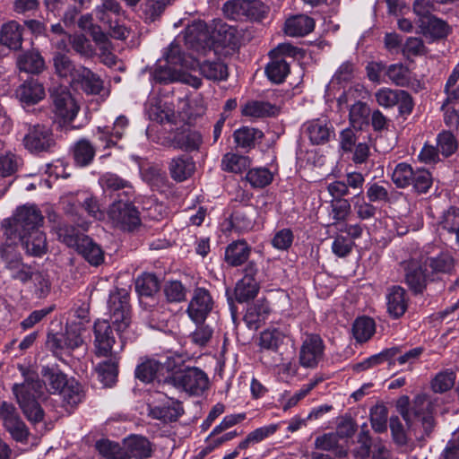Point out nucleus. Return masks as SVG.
I'll return each mask as SVG.
<instances>
[{"label":"nucleus","mask_w":459,"mask_h":459,"mask_svg":"<svg viewBox=\"0 0 459 459\" xmlns=\"http://www.w3.org/2000/svg\"><path fill=\"white\" fill-rule=\"evenodd\" d=\"M159 289L158 279L152 273H143L135 281V290L141 297H152Z\"/></svg>","instance_id":"50"},{"label":"nucleus","mask_w":459,"mask_h":459,"mask_svg":"<svg viewBox=\"0 0 459 459\" xmlns=\"http://www.w3.org/2000/svg\"><path fill=\"white\" fill-rule=\"evenodd\" d=\"M70 84L74 89L82 90L87 94H99L103 89L102 80L82 65H78L75 76Z\"/></svg>","instance_id":"17"},{"label":"nucleus","mask_w":459,"mask_h":459,"mask_svg":"<svg viewBox=\"0 0 459 459\" xmlns=\"http://www.w3.org/2000/svg\"><path fill=\"white\" fill-rule=\"evenodd\" d=\"M173 143L176 147L186 152L195 151L203 143V135L195 129L186 128L175 134Z\"/></svg>","instance_id":"29"},{"label":"nucleus","mask_w":459,"mask_h":459,"mask_svg":"<svg viewBox=\"0 0 459 459\" xmlns=\"http://www.w3.org/2000/svg\"><path fill=\"white\" fill-rule=\"evenodd\" d=\"M55 73L62 78H69L70 82L75 76L77 67L68 56L63 54H56L53 57Z\"/></svg>","instance_id":"49"},{"label":"nucleus","mask_w":459,"mask_h":459,"mask_svg":"<svg viewBox=\"0 0 459 459\" xmlns=\"http://www.w3.org/2000/svg\"><path fill=\"white\" fill-rule=\"evenodd\" d=\"M259 290L256 279L242 278L236 285L235 296L238 302H247L254 299Z\"/></svg>","instance_id":"40"},{"label":"nucleus","mask_w":459,"mask_h":459,"mask_svg":"<svg viewBox=\"0 0 459 459\" xmlns=\"http://www.w3.org/2000/svg\"><path fill=\"white\" fill-rule=\"evenodd\" d=\"M376 330L375 322L368 316H361L355 320L352 325V333L359 342H367L372 337Z\"/></svg>","instance_id":"39"},{"label":"nucleus","mask_w":459,"mask_h":459,"mask_svg":"<svg viewBox=\"0 0 459 459\" xmlns=\"http://www.w3.org/2000/svg\"><path fill=\"white\" fill-rule=\"evenodd\" d=\"M397 411L406 421L409 428L419 422L424 434L419 437H429L434 428V419L431 415V403L424 394H418L411 403L408 396L400 397L396 403Z\"/></svg>","instance_id":"2"},{"label":"nucleus","mask_w":459,"mask_h":459,"mask_svg":"<svg viewBox=\"0 0 459 459\" xmlns=\"http://www.w3.org/2000/svg\"><path fill=\"white\" fill-rule=\"evenodd\" d=\"M48 221L60 241L68 247H75L79 243L80 238L74 227L61 221L56 214H49Z\"/></svg>","instance_id":"27"},{"label":"nucleus","mask_w":459,"mask_h":459,"mask_svg":"<svg viewBox=\"0 0 459 459\" xmlns=\"http://www.w3.org/2000/svg\"><path fill=\"white\" fill-rule=\"evenodd\" d=\"M251 247L246 240H237L230 243L225 250V261L231 266L244 264L249 257Z\"/></svg>","instance_id":"24"},{"label":"nucleus","mask_w":459,"mask_h":459,"mask_svg":"<svg viewBox=\"0 0 459 459\" xmlns=\"http://www.w3.org/2000/svg\"><path fill=\"white\" fill-rule=\"evenodd\" d=\"M386 75L397 86L405 87L411 83V72L408 67L402 64L389 65L386 70Z\"/></svg>","instance_id":"54"},{"label":"nucleus","mask_w":459,"mask_h":459,"mask_svg":"<svg viewBox=\"0 0 459 459\" xmlns=\"http://www.w3.org/2000/svg\"><path fill=\"white\" fill-rule=\"evenodd\" d=\"M127 125V118L124 116H120L115 121L112 132H110L108 127H98V138L105 143V148L114 146L117 141L123 136Z\"/></svg>","instance_id":"30"},{"label":"nucleus","mask_w":459,"mask_h":459,"mask_svg":"<svg viewBox=\"0 0 459 459\" xmlns=\"http://www.w3.org/2000/svg\"><path fill=\"white\" fill-rule=\"evenodd\" d=\"M41 376L44 382L43 388L50 394H59L68 382L66 376L56 368L44 367Z\"/></svg>","instance_id":"28"},{"label":"nucleus","mask_w":459,"mask_h":459,"mask_svg":"<svg viewBox=\"0 0 459 459\" xmlns=\"http://www.w3.org/2000/svg\"><path fill=\"white\" fill-rule=\"evenodd\" d=\"M99 379L105 385H111L116 382L117 369V365L112 360H107L100 363L96 368Z\"/></svg>","instance_id":"60"},{"label":"nucleus","mask_w":459,"mask_h":459,"mask_svg":"<svg viewBox=\"0 0 459 459\" xmlns=\"http://www.w3.org/2000/svg\"><path fill=\"white\" fill-rule=\"evenodd\" d=\"M195 163L191 158L181 155L171 160L169 169L170 175L176 181H184L195 171Z\"/></svg>","instance_id":"31"},{"label":"nucleus","mask_w":459,"mask_h":459,"mask_svg":"<svg viewBox=\"0 0 459 459\" xmlns=\"http://www.w3.org/2000/svg\"><path fill=\"white\" fill-rule=\"evenodd\" d=\"M24 146L30 152L48 151L55 141L51 130L42 125L33 126L23 138Z\"/></svg>","instance_id":"14"},{"label":"nucleus","mask_w":459,"mask_h":459,"mask_svg":"<svg viewBox=\"0 0 459 459\" xmlns=\"http://www.w3.org/2000/svg\"><path fill=\"white\" fill-rule=\"evenodd\" d=\"M22 165L21 157L12 152L0 154V176L2 178L14 175Z\"/></svg>","instance_id":"48"},{"label":"nucleus","mask_w":459,"mask_h":459,"mask_svg":"<svg viewBox=\"0 0 459 459\" xmlns=\"http://www.w3.org/2000/svg\"><path fill=\"white\" fill-rule=\"evenodd\" d=\"M108 308L112 324L118 333H123L130 324V307L128 294L125 290L112 292L109 296Z\"/></svg>","instance_id":"7"},{"label":"nucleus","mask_w":459,"mask_h":459,"mask_svg":"<svg viewBox=\"0 0 459 459\" xmlns=\"http://www.w3.org/2000/svg\"><path fill=\"white\" fill-rule=\"evenodd\" d=\"M200 73L207 79L222 81L228 77L227 65L221 61H205L200 65Z\"/></svg>","instance_id":"42"},{"label":"nucleus","mask_w":459,"mask_h":459,"mask_svg":"<svg viewBox=\"0 0 459 459\" xmlns=\"http://www.w3.org/2000/svg\"><path fill=\"white\" fill-rule=\"evenodd\" d=\"M325 345L317 334H307L299 351V363L304 368H314L324 357Z\"/></svg>","instance_id":"11"},{"label":"nucleus","mask_w":459,"mask_h":459,"mask_svg":"<svg viewBox=\"0 0 459 459\" xmlns=\"http://www.w3.org/2000/svg\"><path fill=\"white\" fill-rule=\"evenodd\" d=\"M387 311L394 318L402 316L408 307V297L403 288L393 286L386 294Z\"/></svg>","instance_id":"22"},{"label":"nucleus","mask_w":459,"mask_h":459,"mask_svg":"<svg viewBox=\"0 0 459 459\" xmlns=\"http://www.w3.org/2000/svg\"><path fill=\"white\" fill-rule=\"evenodd\" d=\"M438 225L449 233L459 230V208L451 206L445 211L438 221Z\"/></svg>","instance_id":"56"},{"label":"nucleus","mask_w":459,"mask_h":459,"mask_svg":"<svg viewBox=\"0 0 459 459\" xmlns=\"http://www.w3.org/2000/svg\"><path fill=\"white\" fill-rule=\"evenodd\" d=\"M314 27L315 22L312 18L299 14L285 22L284 31L290 37H302L311 32Z\"/></svg>","instance_id":"26"},{"label":"nucleus","mask_w":459,"mask_h":459,"mask_svg":"<svg viewBox=\"0 0 459 459\" xmlns=\"http://www.w3.org/2000/svg\"><path fill=\"white\" fill-rule=\"evenodd\" d=\"M411 186L418 194H426L432 186L431 174L424 169H416L412 178Z\"/></svg>","instance_id":"62"},{"label":"nucleus","mask_w":459,"mask_h":459,"mask_svg":"<svg viewBox=\"0 0 459 459\" xmlns=\"http://www.w3.org/2000/svg\"><path fill=\"white\" fill-rule=\"evenodd\" d=\"M278 109L275 106L268 102L253 100L247 102L242 107V114L246 117H264L273 116L277 113Z\"/></svg>","instance_id":"38"},{"label":"nucleus","mask_w":459,"mask_h":459,"mask_svg":"<svg viewBox=\"0 0 459 459\" xmlns=\"http://www.w3.org/2000/svg\"><path fill=\"white\" fill-rule=\"evenodd\" d=\"M414 169L405 162L398 163L393 170L392 181L399 188H405L411 185Z\"/></svg>","instance_id":"47"},{"label":"nucleus","mask_w":459,"mask_h":459,"mask_svg":"<svg viewBox=\"0 0 459 459\" xmlns=\"http://www.w3.org/2000/svg\"><path fill=\"white\" fill-rule=\"evenodd\" d=\"M20 70L26 73L38 74L45 68V62L39 53L30 52L21 56L18 59Z\"/></svg>","instance_id":"46"},{"label":"nucleus","mask_w":459,"mask_h":459,"mask_svg":"<svg viewBox=\"0 0 459 459\" xmlns=\"http://www.w3.org/2000/svg\"><path fill=\"white\" fill-rule=\"evenodd\" d=\"M288 333L279 328H270L260 333L258 344L260 348L277 351L287 338Z\"/></svg>","instance_id":"34"},{"label":"nucleus","mask_w":459,"mask_h":459,"mask_svg":"<svg viewBox=\"0 0 459 459\" xmlns=\"http://www.w3.org/2000/svg\"><path fill=\"white\" fill-rule=\"evenodd\" d=\"M258 212L254 206H245L234 212L230 217V225L238 233L253 230Z\"/></svg>","instance_id":"21"},{"label":"nucleus","mask_w":459,"mask_h":459,"mask_svg":"<svg viewBox=\"0 0 459 459\" xmlns=\"http://www.w3.org/2000/svg\"><path fill=\"white\" fill-rule=\"evenodd\" d=\"M367 197L370 203H390L393 199L388 188L377 182L368 185Z\"/></svg>","instance_id":"61"},{"label":"nucleus","mask_w":459,"mask_h":459,"mask_svg":"<svg viewBox=\"0 0 459 459\" xmlns=\"http://www.w3.org/2000/svg\"><path fill=\"white\" fill-rule=\"evenodd\" d=\"M108 215L115 226L124 230H134L141 224L139 211L129 202H114L108 209Z\"/></svg>","instance_id":"6"},{"label":"nucleus","mask_w":459,"mask_h":459,"mask_svg":"<svg viewBox=\"0 0 459 459\" xmlns=\"http://www.w3.org/2000/svg\"><path fill=\"white\" fill-rule=\"evenodd\" d=\"M13 393L30 422L37 423L43 420L44 411L37 400L44 396V388L38 377H29L22 384L15 385Z\"/></svg>","instance_id":"4"},{"label":"nucleus","mask_w":459,"mask_h":459,"mask_svg":"<svg viewBox=\"0 0 459 459\" xmlns=\"http://www.w3.org/2000/svg\"><path fill=\"white\" fill-rule=\"evenodd\" d=\"M94 346L96 354L100 357H108L120 352L124 348V342L114 349L115 338L109 323L107 320H97L94 325Z\"/></svg>","instance_id":"10"},{"label":"nucleus","mask_w":459,"mask_h":459,"mask_svg":"<svg viewBox=\"0 0 459 459\" xmlns=\"http://www.w3.org/2000/svg\"><path fill=\"white\" fill-rule=\"evenodd\" d=\"M95 156V148L86 139L78 141L74 147V158L77 165L84 167L89 165Z\"/></svg>","instance_id":"45"},{"label":"nucleus","mask_w":459,"mask_h":459,"mask_svg":"<svg viewBox=\"0 0 459 459\" xmlns=\"http://www.w3.org/2000/svg\"><path fill=\"white\" fill-rule=\"evenodd\" d=\"M59 394L63 395L67 403L72 405L79 403L82 398V386L74 379L68 380L67 385Z\"/></svg>","instance_id":"63"},{"label":"nucleus","mask_w":459,"mask_h":459,"mask_svg":"<svg viewBox=\"0 0 459 459\" xmlns=\"http://www.w3.org/2000/svg\"><path fill=\"white\" fill-rule=\"evenodd\" d=\"M81 321L78 323L72 322L68 325L65 334V345L66 349L74 350L80 347L83 342L82 333L85 331L84 319L85 315L80 316ZM87 322V320H85Z\"/></svg>","instance_id":"37"},{"label":"nucleus","mask_w":459,"mask_h":459,"mask_svg":"<svg viewBox=\"0 0 459 459\" xmlns=\"http://www.w3.org/2000/svg\"><path fill=\"white\" fill-rule=\"evenodd\" d=\"M438 151L445 156L452 155L458 147L455 136L449 131H443L437 138Z\"/></svg>","instance_id":"59"},{"label":"nucleus","mask_w":459,"mask_h":459,"mask_svg":"<svg viewBox=\"0 0 459 459\" xmlns=\"http://www.w3.org/2000/svg\"><path fill=\"white\" fill-rule=\"evenodd\" d=\"M172 370L173 361L169 358L146 359L136 368L135 375L143 382H152L155 379L160 381L161 378L169 381L170 375H166Z\"/></svg>","instance_id":"8"},{"label":"nucleus","mask_w":459,"mask_h":459,"mask_svg":"<svg viewBox=\"0 0 459 459\" xmlns=\"http://www.w3.org/2000/svg\"><path fill=\"white\" fill-rule=\"evenodd\" d=\"M213 37L223 47L235 46L237 43V30L227 23L219 22L215 25Z\"/></svg>","instance_id":"51"},{"label":"nucleus","mask_w":459,"mask_h":459,"mask_svg":"<svg viewBox=\"0 0 459 459\" xmlns=\"http://www.w3.org/2000/svg\"><path fill=\"white\" fill-rule=\"evenodd\" d=\"M375 98L377 104L385 108L399 105L401 112L410 113L413 108L411 97L405 91L384 87L376 91Z\"/></svg>","instance_id":"12"},{"label":"nucleus","mask_w":459,"mask_h":459,"mask_svg":"<svg viewBox=\"0 0 459 459\" xmlns=\"http://www.w3.org/2000/svg\"><path fill=\"white\" fill-rule=\"evenodd\" d=\"M304 128L313 144H324L333 136V128L326 120L308 121L304 125Z\"/></svg>","instance_id":"20"},{"label":"nucleus","mask_w":459,"mask_h":459,"mask_svg":"<svg viewBox=\"0 0 459 459\" xmlns=\"http://www.w3.org/2000/svg\"><path fill=\"white\" fill-rule=\"evenodd\" d=\"M290 72L289 64L282 57H272L265 68V73L270 81L281 83Z\"/></svg>","instance_id":"41"},{"label":"nucleus","mask_w":459,"mask_h":459,"mask_svg":"<svg viewBox=\"0 0 459 459\" xmlns=\"http://www.w3.org/2000/svg\"><path fill=\"white\" fill-rule=\"evenodd\" d=\"M22 243L26 253L32 256H42L48 251L47 238L43 231H29L17 235L16 241Z\"/></svg>","instance_id":"18"},{"label":"nucleus","mask_w":459,"mask_h":459,"mask_svg":"<svg viewBox=\"0 0 459 459\" xmlns=\"http://www.w3.org/2000/svg\"><path fill=\"white\" fill-rule=\"evenodd\" d=\"M17 98L26 105L38 103L45 97V90L41 83L37 81H27L16 91Z\"/></svg>","instance_id":"25"},{"label":"nucleus","mask_w":459,"mask_h":459,"mask_svg":"<svg viewBox=\"0 0 459 459\" xmlns=\"http://www.w3.org/2000/svg\"><path fill=\"white\" fill-rule=\"evenodd\" d=\"M22 30L15 22H10L2 27L0 40L8 49H18L22 46Z\"/></svg>","instance_id":"36"},{"label":"nucleus","mask_w":459,"mask_h":459,"mask_svg":"<svg viewBox=\"0 0 459 459\" xmlns=\"http://www.w3.org/2000/svg\"><path fill=\"white\" fill-rule=\"evenodd\" d=\"M44 217L39 209L34 204L19 206L12 218L3 221L2 227L10 244L16 243L17 235L29 231L40 230Z\"/></svg>","instance_id":"3"},{"label":"nucleus","mask_w":459,"mask_h":459,"mask_svg":"<svg viewBox=\"0 0 459 459\" xmlns=\"http://www.w3.org/2000/svg\"><path fill=\"white\" fill-rule=\"evenodd\" d=\"M183 67L173 65H160L153 73V78L160 83L179 82Z\"/></svg>","instance_id":"52"},{"label":"nucleus","mask_w":459,"mask_h":459,"mask_svg":"<svg viewBox=\"0 0 459 459\" xmlns=\"http://www.w3.org/2000/svg\"><path fill=\"white\" fill-rule=\"evenodd\" d=\"M271 308L264 299H258L247 307L244 321L250 329H257L267 319Z\"/></svg>","instance_id":"23"},{"label":"nucleus","mask_w":459,"mask_h":459,"mask_svg":"<svg viewBox=\"0 0 459 459\" xmlns=\"http://www.w3.org/2000/svg\"><path fill=\"white\" fill-rule=\"evenodd\" d=\"M210 293L203 288L196 289L188 305L187 313L195 323L203 322L212 308Z\"/></svg>","instance_id":"16"},{"label":"nucleus","mask_w":459,"mask_h":459,"mask_svg":"<svg viewBox=\"0 0 459 459\" xmlns=\"http://www.w3.org/2000/svg\"><path fill=\"white\" fill-rule=\"evenodd\" d=\"M424 264L429 266L432 274H449L455 268V259L447 252L428 257Z\"/></svg>","instance_id":"33"},{"label":"nucleus","mask_w":459,"mask_h":459,"mask_svg":"<svg viewBox=\"0 0 459 459\" xmlns=\"http://www.w3.org/2000/svg\"><path fill=\"white\" fill-rule=\"evenodd\" d=\"M247 180L254 187H264L269 185L273 178L272 172L266 168L250 169L246 175Z\"/></svg>","instance_id":"57"},{"label":"nucleus","mask_w":459,"mask_h":459,"mask_svg":"<svg viewBox=\"0 0 459 459\" xmlns=\"http://www.w3.org/2000/svg\"><path fill=\"white\" fill-rule=\"evenodd\" d=\"M149 416L164 422L176 421L183 413V408L179 402L168 400L162 405L156 404L154 401L148 403Z\"/></svg>","instance_id":"19"},{"label":"nucleus","mask_w":459,"mask_h":459,"mask_svg":"<svg viewBox=\"0 0 459 459\" xmlns=\"http://www.w3.org/2000/svg\"><path fill=\"white\" fill-rule=\"evenodd\" d=\"M370 114L369 107L363 102L358 101L351 107L349 118L352 127H360L366 123Z\"/></svg>","instance_id":"58"},{"label":"nucleus","mask_w":459,"mask_h":459,"mask_svg":"<svg viewBox=\"0 0 459 459\" xmlns=\"http://www.w3.org/2000/svg\"><path fill=\"white\" fill-rule=\"evenodd\" d=\"M263 133L255 128L243 126L234 132V140L238 147H254L256 141L263 137Z\"/></svg>","instance_id":"44"},{"label":"nucleus","mask_w":459,"mask_h":459,"mask_svg":"<svg viewBox=\"0 0 459 459\" xmlns=\"http://www.w3.org/2000/svg\"><path fill=\"white\" fill-rule=\"evenodd\" d=\"M125 447L108 440L96 443L99 453L107 459H147L152 455V443L143 436H132L124 441Z\"/></svg>","instance_id":"1"},{"label":"nucleus","mask_w":459,"mask_h":459,"mask_svg":"<svg viewBox=\"0 0 459 459\" xmlns=\"http://www.w3.org/2000/svg\"><path fill=\"white\" fill-rule=\"evenodd\" d=\"M249 165L250 161L247 157L236 153L225 154L221 161L223 170L233 173H241L246 170Z\"/></svg>","instance_id":"53"},{"label":"nucleus","mask_w":459,"mask_h":459,"mask_svg":"<svg viewBox=\"0 0 459 459\" xmlns=\"http://www.w3.org/2000/svg\"><path fill=\"white\" fill-rule=\"evenodd\" d=\"M0 255L6 264L11 278L22 283L32 280L36 271L30 265L22 262L21 256L14 252L13 245L1 247Z\"/></svg>","instance_id":"9"},{"label":"nucleus","mask_w":459,"mask_h":459,"mask_svg":"<svg viewBox=\"0 0 459 459\" xmlns=\"http://www.w3.org/2000/svg\"><path fill=\"white\" fill-rule=\"evenodd\" d=\"M79 27L83 30H88L91 33L93 40L97 44H102L103 48L108 45L107 36L100 30V27L93 24L92 15L90 13L82 15L78 21Z\"/></svg>","instance_id":"55"},{"label":"nucleus","mask_w":459,"mask_h":459,"mask_svg":"<svg viewBox=\"0 0 459 459\" xmlns=\"http://www.w3.org/2000/svg\"><path fill=\"white\" fill-rule=\"evenodd\" d=\"M169 382L190 394L199 395L208 387L206 374L197 368H186L172 372Z\"/></svg>","instance_id":"5"},{"label":"nucleus","mask_w":459,"mask_h":459,"mask_svg":"<svg viewBox=\"0 0 459 459\" xmlns=\"http://www.w3.org/2000/svg\"><path fill=\"white\" fill-rule=\"evenodd\" d=\"M371 426L376 432L386 430L387 410L384 405H376L370 410Z\"/></svg>","instance_id":"64"},{"label":"nucleus","mask_w":459,"mask_h":459,"mask_svg":"<svg viewBox=\"0 0 459 459\" xmlns=\"http://www.w3.org/2000/svg\"><path fill=\"white\" fill-rule=\"evenodd\" d=\"M75 247L79 254L91 264L97 266L103 262V251L91 238L88 237L80 238L79 243Z\"/></svg>","instance_id":"32"},{"label":"nucleus","mask_w":459,"mask_h":459,"mask_svg":"<svg viewBox=\"0 0 459 459\" xmlns=\"http://www.w3.org/2000/svg\"><path fill=\"white\" fill-rule=\"evenodd\" d=\"M55 114L64 121H73L79 106L66 88L60 87L51 91Z\"/></svg>","instance_id":"13"},{"label":"nucleus","mask_w":459,"mask_h":459,"mask_svg":"<svg viewBox=\"0 0 459 459\" xmlns=\"http://www.w3.org/2000/svg\"><path fill=\"white\" fill-rule=\"evenodd\" d=\"M99 183L104 191L114 192L124 189L126 195H130L133 192L129 182L114 173L108 172L103 174L100 178Z\"/></svg>","instance_id":"43"},{"label":"nucleus","mask_w":459,"mask_h":459,"mask_svg":"<svg viewBox=\"0 0 459 459\" xmlns=\"http://www.w3.org/2000/svg\"><path fill=\"white\" fill-rule=\"evenodd\" d=\"M404 281L414 293H422L427 287V274L422 264L415 259L402 263Z\"/></svg>","instance_id":"15"},{"label":"nucleus","mask_w":459,"mask_h":459,"mask_svg":"<svg viewBox=\"0 0 459 459\" xmlns=\"http://www.w3.org/2000/svg\"><path fill=\"white\" fill-rule=\"evenodd\" d=\"M256 3L248 0H231L223 5L224 14L232 20L241 19L244 16L253 15L251 9Z\"/></svg>","instance_id":"35"}]
</instances>
